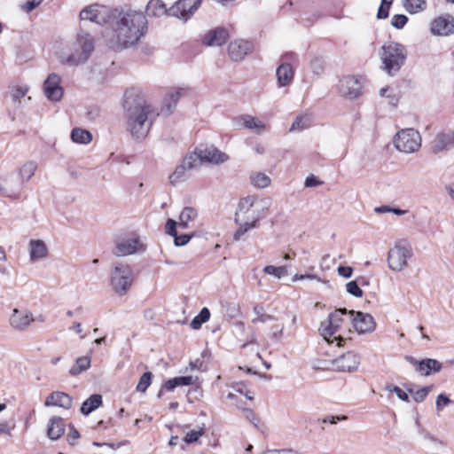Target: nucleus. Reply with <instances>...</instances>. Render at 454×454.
I'll list each match as a JSON object with an SVG mask.
<instances>
[{"label":"nucleus","mask_w":454,"mask_h":454,"mask_svg":"<svg viewBox=\"0 0 454 454\" xmlns=\"http://www.w3.org/2000/svg\"><path fill=\"white\" fill-rule=\"evenodd\" d=\"M28 90L26 86H14L11 89V97L14 102L20 101L24 98Z\"/></svg>","instance_id":"nucleus-47"},{"label":"nucleus","mask_w":454,"mask_h":454,"mask_svg":"<svg viewBox=\"0 0 454 454\" xmlns=\"http://www.w3.org/2000/svg\"><path fill=\"white\" fill-rule=\"evenodd\" d=\"M146 14L150 17L169 16L168 8L162 0H150L146 5Z\"/></svg>","instance_id":"nucleus-28"},{"label":"nucleus","mask_w":454,"mask_h":454,"mask_svg":"<svg viewBox=\"0 0 454 454\" xmlns=\"http://www.w3.org/2000/svg\"><path fill=\"white\" fill-rule=\"evenodd\" d=\"M253 310L256 315V317L252 319L253 324L265 323L269 320L273 319L272 316L268 315L264 312L263 307L260 304L254 305Z\"/></svg>","instance_id":"nucleus-43"},{"label":"nucleus","mask_w":454,"mask_h":454,"mask_svg":"<svg viewBox=\"0 0 454 454\" xmlns=\"http://www.w3.org/2000/svg\"><path fill=\"white\" fill-rule=\"evenodd\" d=\"M354 328L359 333H369L374 331L376 323L373 317L368 313L350 310L348 312Z\"/></svg>","instance_id":"nucleus-13"},{"label":"nucleus","mask_w":454,"mask_h":454,"mask_svg":"<svg viewBox=\"0 0 454 454\" xmlns=\"http://www.w3.org/2000/svg\"><path fill=\"white\" fill-rule=\"evenodd\" d=\"M393 143L399 152L412 153L421 147V136L412 128L403 129L395 134Z\"/></svg>","instance_id":"nucleus-4"},{"label":"nucleus","mask_w":454,"mask_h":454,"mask_svg":"<svg viewBox=\"0 0 454 454\" xmlns=\"http://www.w3.org/2000/svg\"><path fill=\"white\" fill-rule=\"evenodd\" d=\"M32 314L26 310H20L14 309L10 317V324L12 327L16 330H25L33 321Z\"/></svg>","instance_id":"nucleus-21"},{"label":"nucleus","mask_w":454,"mask_h":454,"mask_svg":"<svg viewBox=\"0 0 454 454\" xmlns=\"http://www.w3.org/2000/svg\"><path fill=\"white\" fill-rule=\"evenodd\" d=\"M193 235L189 234H182L178 235L177 233L174 236V243L176 247H181L186 245L192 239Z\"/></svg>","instance_id":"nucleus-55"},{"label":"nucleus","mask_w":454,"mask_h":454,"mask_svg":"<svg viewBox=\"0 0 454 454\" xmlns=\"http://www.w3.org/2000/svg\"><path fill=\"white\" fill-rule=\"evenodd\" d=\"M411 255L412 250L410 244L406 240H399L388 251V267L393 270L400 271L407 265V260Z\"/></svg>","instance_id":"nucleus-8"},{"label":"nucleus","mask_w":454,"mask_h":454,"mask_svg":"<svg viewBox=\"0 0 454 454\" xmlns=\"http://www.w3.org/2000/svg\"><path fill=\"white\" fill-rule=\"evenodd\" d=\"M452 147H454V130L437 134L433 142L432 150L434 153H438Z\"/></svg>","instance_id":"nucleus-23"},{"label":"nucleus","mask_w":454,"mask_h":454,"mask_svg":"<svg viewBox=\"0 0 454 454\" xmlns=\"http://www.w3.org/2000/svg\"><path fill=\"white\" fill-rule=\"evenodd\" d=\"M259 220L258 215H253L252 218L247 217V219L244 216H241V221L237 223L240 225V227L234 233V239L239 240L241 237L251 228L255 227L256 222Z\"/></svg>","instance_id":"nucleus-32"},{"label":"nucleus","mask_w":454,"mask_h":454,"mask_svg":"<svg viewBox=\"0 0 454 454\" xmlns=\"http://www.w3.org/2000/svg\"><path fill=\"white\" fill-rule=\"evenodd\" d=\"M197 216L198 212L195 208L192 207H184L179 215V227L186 229L188 227L189 222L195 220Z\"/></svg>","instance_id":"nucleus-35"},{"label":"nucleus","mask_w":454,"mask_h":454,"mask_svg":"<svg viewBox=\"0 0 454 454\" xmlns=\"http://www.w3.org/2000/svg\"><path fill=\"white\" fill-rule=\"evenodd\" d=\"M133 280V271L128 264L119 263L112 271L111 285L114 291L121 296L127 294Z\"/></svg>","instance_id":"nucleus-7"},{"label":"nucleus","mask_w":454,"mask_h":454,"mask_svg":"<svg viewBox=\"0 0 454 454\" xmlns=\"http://www.w3.org/2000/svg\"><path fill=\"white\" fill-rule=\"evenodd\" d=\"M48 254V248L43 240L31 239L29 241L30 260L35 262L45 258Z\"/></svg>","instance_id":"nucleus-25"},{"label":"nucleus","mask_w":454,"mask_h":454,"mask_svg":"<svg viewBox=\"0 0 454 454\" xmlns=\"http://www.w3.org/2000/svg\"><path fill=\"white\" fill-rule=\"evenodd\" d=\"M204 434V430L201 428L200 430H192L191 432L187 433L184 437V442L186 443H193L199 440L200 436Z\"/></svg>","instance_id":"nucleus-53"},{"label":"nucleus","mask_w":454,"mask_h":454,"mask_svg":"<svg viewBox=\"0 0 454 454\" xmlns=\"http://www.w3.org/2000/svg\"><path fill=\"white\" fill-rule=\"evenodd\" d=\"M254 49L253 43L247 40L238 39L231 41L228 45V53L233 61L242 60L246 55Z\"/></svg>","instance_id":"nucleus-16"},{"label":"nucleus","mask_w":454,"mask_h":454,"mask_svg":"<svg viewBox=\"0 0 454 454\" xmlns=\"http://www.w3.org/2000/svg\"><path fill=\"white\" fill-rule=\"evenodd\" d=\"M391 6V1L382 0L381 4L378 10L377 18L380 20L387 19L388 17V11Z\"/></svg>","instance_id":"nucleus-50"},{"label":"nucleus","mask_w":454,"mask_h":454,"mask_svg":"<svg viewBox=\"0 0 454 454\" xmlns=\"http://www.w3.org/2000/svg\"><path fill=\"white\" fill-rule=\"evenodd\" d=\"M386 390L395 393L400 400L409 402L408 394L403 391L399 387L388 384L386 386Z\"/></svg>","instance_id":"nucleus-51"},{"label":"nucleus","mask_w":454,"mask_h":454,"mask_svg":"<svg viewBox=\"0 0 454 454\" xmlns=\"http://www.w3.org/2000/svg\"><path fill=\"white\" fill-rule=\"evenodd\" d=\"M312 72L316 74H320L324 71V61L319 58H315L310 63Z\"/></svg>","instance_id":"nucleus-54"},{"label":"nucleus","mask_w":454,"mask_h":454,"mask_svg":"<svg viewBox=\"0 0 454 454\" xmlns=\"http://www.w3.org/2000/svg\"><path fill=\"white\" fill-rule=\"evenodd\" d=\"M38 164L34 160L26 161L19 169L18 175L20 183H27L35 175Z\"/></svg>","instance_id":"nucleus-29"},{"label":"nucleus","mask_w":454,"mask_h":454,"mask_svg":"<svg viewBox=\"0 0 454 454\" xmlns=\"http://www.w3.org/2000/svg\"><path fill=\"white\" fill-rule=\"evenodd\" d=\"M13 428L10 427L9 422L6 420L0 421V434L11 435V431Z\"/></svg>","instance_id":"nucleus-63"},{"label":"nucleus","mask_w":454,"mask_h":454,"mask_svg":"<svg viewBox=\"0 0 454 454\" xmlns=\"http://www.w3.org/2000/svg\"><path fill=\"white\" fill-rule=\"evenodd\" d=\"M90 366V357L88 356H80L76 359L75 364L70 368L69 374L77 376L82 372L88 370Z\"/></svg>","instance_id":"nucleus-33"},{"label":"nucleus","mask_w":454,"mask_h":454,"mask_svg":"<svg viewBox=\"0 0 454 454\" xmlns=\"http://www.w3.org/2000/svg\"><path fill=\"white\" fill-rule=\"evenodd\" d=\"M200 4L201 0H178L168 8L169 16L186 22L192 18Z\"/></svg>","instance_id":"nucleus-9"},{"label":"nucleus","mask_w":454,"mask_h":454,"mask_svg":"<svg viewBox=\"0 0 454 454\" xmlns=\"http://www.w3.org/2000/svg\"><path fill=\"white\" fill-rule=\"evenodd\" d=\"M330 363L338 372H353L357 370L360 364V357L353 352H347L331 360Z\"/></svg>","instance_id":"nucleus-14"},{"label":"nucleus","mask_w":454,"mask_h":454,"mask_svg":"<svg viewBox=\"0 0 454 454\" xmlns=\"http://www.w3.org/2000/svg\"><path fill=\"white\" fill-rule=\"evenodd\" d=\"M407 22L408 18L403 14H395L391 20V25L397 29H402Z\"/></svg>","instance_id":"nucleus-49"},{"label":"nucleus","mask_w":454,"mask_h":454,"mask_svg":"<svg viewBox=\"0 0 454 454\" xmlns=\"http://www.w3.org/2000/svg\"><path fill=\"white\" fill-rule=\"evenodd\" d=\"M189 169H186L183 163L178 165L175 171L169 176V182L172 184H176V183L184 181L187 178L186 172Z\"/></svg>","instance_id":"nucleus-40"},{"label":"nucleus","mask_w":454,"mask_h":454,"mask_svg":"<svg viewBox=\"0 0 454 454\" xmlns=\"http://www.w3.org/2000/svg\"><path fill=\"white\" fill-rule=\"evenodd\" d=\"M112 17L110 11L105 7L98 4L90 5L83 9L80 12V18L82 20H90L99 25L109 24Z\"/></svg>","instance_id":"nucleus-12"},{"label":"nucleus","mask_w":454,"mask_h":454,"mask_svg":"<svg viewBox=\"0 0 454 454\" xmlns=\"http://www.w3.org/2000/svg\"><path fill=\"white\" fill-rule=\"evenodd\" d=\"M102 404V396L98 394L91 395L81 406V412L88 416Z\"/></svg>","instance_id":"nucleus-30"},{"label":"nucleus","mask_w":454,"mask_h":454,"mask_svg":"<svg viewBox=\"0 0 454 454\" xmlns=\"http://www.w3.org/2000/svg\"><path fill=\"white\" fill-rule=\"evenodd\" d=\"M71 139L74 143L87 145L92 140V135L86 129L74 128L71 131Z\"/></svg>","instance_id":"nucleus-34"},{"label":"nucleus","mask_w":454,"mask_h":454,"mask_svg":"<svg viewBox=\"0 0 454 454\" xmlns=\"http://www.w3.org/2000/svg\"><path fill=\"white\" fill-rule=\"evenodd\" d=\"M340 94L346 99H356L363 94L361 80L354 75L343 76L339 82Z\"/></svg>","instance_id":"nucleus-10"},{"label":"nucleus","mask_w":454,"mask_h":454,"mask_svg":"<svg viewBox=\"0 0 454 454\" xmlns=\"http://www.w3.org/2000/svg\"><path fill=\"white\" fill-rule=\"evenodd\" d=\"M182 163L186 168V169L189 170L200 166L202 160L201 158L200 157L199 148H197L194 153L184 157Z\"/></svg>","instance_id":"nucleus-38"},{"label":"nucleus","mask_w":454,"mask_h":454,"mask_svg":"<svg viewBox=\"0 0 454 454\" xmlns=\"http://www.w3.org/2000/svg\"><path fill=\"white\" fill-rule=\"evenodd\" d=\"M348 312H350V310L347 309H338L329 314L327 325H324L322 324L319 329L325 340L331 343L336 341V345L339 347L343 345L342 342L345 340L341 336L334 337L332 340H330V338L341 327L344 322V316L348 315Z\"/></svg>","instance_id":"nucleus-5"},{"label":"nucleus","mask_w":454,"mask_h":454,"mask_svg":"<svg viewBox=\"0 0 454 454\" xmlns=\"http://www.w3.org/2000/svg\"><path fill=\"white\" fill-rule=\"evenodd\" d=\"M199 152L202 162L218 165L229 160V156L226 153L221 152L214 145L199 147Z\"/></svg>","instance_id":"nucleus-19"},{"label":"nucleus","mask_w":454,"mask_h":454,"mask_svg":"<svg viewBox=\"0 0 454 454\" xmlns=\"http://www.w3.org/2000/svg\"><path fill=\"white\" fill-rule=\"evenodd\" d=\"M152 379H153V373L151 372H145L140 377L138 384L137 385V387H136L137 391L145 393L147 390V388L150 387V385L152 383Z\"/></svg>","instance_id":"nucleus-45"},{"label":"nucleus","mask_w":454,"mask_h":454,"mask_svg":"<svg viewBox=\"0 0 454 454\" xmlns=\"http://www.w3.org/2000/svg\"><path fill=\"white\" fill-rule=\"evenodd\" d=\"M123 106L127 110V127L132 137L137 140L145 139L160 114L141 98H127Z\"/></svg>","instance_id":"nucleus-2"},{"label":"nucleus","mask_w":454,"mask_h":454,"mask_svg":"<svg viewBox=\"0 0 454 454\" xmlns=\"http://www.w3.org/2000/svg\"><path fill=\"white\" fill-rule=\"evenodd\" d=\"M296 55L294 52H286L284 55L281 56V61L282 63H294L296 61Z\"/></svg>","instance_id":"nucleus-64"},{"label":"nucleus","mask_w":454,"mask_h":454,"mask_svg":"<svg viewBox=\"0 0 454 454\" xmlns=\"http://www.w3.org/2000/svg\"><path fill=\"white\" fill-rule=\"evenodd\" d=\"M242 120L244 121V127L247 129H257L258 133H261L265 129V125L262 121L251 115H244L242 116Z\"/></svg>","instance_id":"nucleus-42"},{"label":"nucleus","mask_w":454,"mask_h":454,"mask_svg":"<svg viewBox=\"0 0 454 454\" xmlns=\"http://www.w3.org/2000/svg\"><path fill=\"white\" fill-rule=\"evenodd\" d=\"M61 78L59 74L52 73L49 74L43 83V90L46 98L51 101H59L63 97V88L60 86Z\"/></svg>","instance_id":"nucleus-15"},{"label":"nucleus","mask_w":454,"mask_h":454,"mask_svg":"<svg viewBox=\"0 0 454 454\" xmlns=\"http://www.w3.org/2000/svg\"><path fill=\"white\" fill-rule=\"evenodd\" d=\"M431 32L436 35H449L454 33V17L441 16L431 23Z\"/></svg>","instance_id":"nucleus-18"},{"label":"nucleus","mask_w":454,"mask_h":454,"mask_svg":"<svg viewBox=\"0 0 454 454\" xmlns=\"http://www.w3.org/2000/svg\"><path fill=\"white\" fill-rule=\"evenodd\" d=\"M197 380H198L197 377L194 378L192 376L175 377L173 379H170V380H167L165 382V384H164V387L167 390L171 391V390H173L174 388H176V387H179V386L193 385V384H195Z\"/></svg>","instance_id":"nucleus-31"},{"label":"nucleus","mask_w":454,"mask_h":454,"mask_svg":"<svg viewBox=\"0 0 454 454\" xmlns=\"http://www.w3.org/2000/svg\"><path fill=\"white\" fill-rule=\"evenodd\" d=\"M405 360L413 365L416 372L421 376H429L432 373L439 372L442 369V364L434 358L418 360L412 356H406Z\"/></svg>","instance_id":"nucleus-11"},{"label":"nucleus","mask_w":454,"mask_h":454,"mask_svg":"<svg viewBox=\"0 0 454 454\" xmlns=\"http://www.w3.org/2000/svg\"><path fill=\"white\" fill-rule=\"evenodd\" d=\"M73 399L65 392L54 391L45 400V406H58L66 410L72 407Z\"/></svg>","instance_id":"nucleus-22"},{"label":"nucleus","mask_w":454,"mask_h":454,"mask_svg":"<svg viewBox=\"0 0 454 454\" xmlns=\"http://www.w3.org/2000/svg\"><path fill=\"white\" fill-rule=\"evenodd\" d=\"M450 399L446 396L445 395L443 394H440L438 396H437V399H436V408L438 411L442 410V408L443 406H446L448 405L449 403H450Z\"/></svg>","instance_id":"nucleus-59"},{"label":"nucleus","mask_w":454,"mask_h":454,"mask_svg":"<svg viewBox=\"0 0 454 454\" xmlns=\"http://www.w3.org/2000/svg\"><path fill=\"white\" fill-rule=\"evenodd\" d=\"M187 90L184 88H177L170 90L165 96L163 105L160 109L162 114L168 115L176 108V106L181 97L185 95Z\"/></svg>","instance_id":"nucleus-20"},{"label":"nucleus","mask_w":454,"mask_h":454,"mask_svg":"<svg viewBox=\"0 0 454 454\" xmlns=\"http://www.w3.org/2000/svg\"><path fill=\"white\" fill-rule=\"evenodd\" d=\"M239 313V308L235 303H229L226 307V315L231 318L236 317Z\"/></svg>","instance_id":"nucleus-57"},{"label":"nucleus","mask_w":454,"mask_h":454,"mask_svg":"<svg viewBox=\"0 0 454 454\" xmlns=\"http://www.w3.org/2000/svg\"><path fill=\"white\" fill-rule=\"evenodd\" d=\"M338 273L340 276L348 278L352 276L353 269L349 266H340L338 268Z\"/></svg>","instance_id":"nucleus-61"},{"label":"nucleus","mask_w":454,"mask_h":454,"mask_svg":"<svg viewBox=\"0 0 454 454\" xmlns=\"http://www.w3.org/2000/svg\"><path fill=\"white\" fill-rule=\"evenodd\" d=\"M276 74L278 84L286 86L293 81L294 71L290 63H281L277 68Z\"/></svg>","instance_id":"nucleus-26"},{"label":"nucleus","mask_w":454,"mask_h":454,"mask_svg":"<svg viewBox=\"0 0 454 454\" xmlns=\"http://www.w3.org/2000/svg\"><path fill=\"white\" fill-rule=\"evenodd\" d=\"M308 119L302 117V116H299L295 119V121L293 122L291 128H290V131H294V130H301L305 128H307L309 126V123H308Z\"/></svg>","instance_id":"nucleus-52"},{"label":"nucleus","mask_w":454,"mask_h":454,"mask_svg":"<svg viewBox=\"0 0 454 454\" xmlns=\"http://www.w3.org/2000/svg\"><path fill=\"white\" fill-rule=\"evenodd\" d=\"M250 179L252 184L258 188H265L270 184V178L263 173L253 174Z\"/></svg>","instance_id":"nucleus-41"},{"label":"nucleus","mask_w":454,"mask_h":454,"mask_svg":"<svg viewBox=\"0 0 454 454\" xmlns=\"http://www.w3.org/2000/svg\"><path fill=\"white\" fill-rule=\"evenodd\" d=\"M254 198L251 197V196H247L239 200V210L236 212V215H235V222L236 223H239L241 221V216H243L244 214H247L249 212L251 207L254 206Z\"/></svg>","instance_id":"nucleus-36"},{"label":"nucleus","mask_w":454,"mask_h":454,"mask_svg":"<svg viewBox=\"0 0 454 454\" xmlns=\"http://www.w3.org/2000/svg\"><path fill=\"white\" fill-rule=\"evenodd\" d=\"M138 239H129L116 244L114 254L116 256H126L138 250Z\"/></svg>","instance_id":"nucleus-24"},{"label":"nucleus","mask_w":454,"mask_h":454,"mask_svg":"<svg viewBox=\"0 0 454 454\" xmlns=\"http://www.w3.org/2000/svg\"><path fill=\"white\" fill-rule=\"evenodd\" d=\"M263 272L268 275H273L278 278H281L287 275V270L286 266H273L268 265L263 268Z\"/></svg>","instance_id":"nucleus-44"},{"label":"nucleus","mask_w":454,"mask_h":454,"mask_svg":"<svg viewBox=\"0 0 454 454\" xmlns=\"http://www.w3.org/2000/svg\"><path fill=\"white\" fill-rule=\"evenodd\" d=\"M346 290L347 292L357 298H360L363 296V291L359 287L357 282L356 280L350 281L346 285Z\"/></svg>","instance_id":"nucleus-48"},{"label":"nucleus","mask_w":454,"mask_h":454,"mask_svg":"<svg viewBox=\"0 0 454 454\" xmlns=\"http://www.w3.org/2000/svg\"><path fill=\"white\" fill-rule=\"evenodd\" d=\"M403 6L405 10L411 13H418L422 12L427 7L426 0H403Z\"/></svg>","instance_id":"nucleus-37"},{"label":"nucleus","mask_w":454,"mask_h":454,"mask_svg":"<svg viewBox=\"0 0 454 454\" xmlns=\"http://www.w3.org/2000/svg\"><path fill=\"white\" fill-rule=\"evenodd\" d=\"M80 437V434L79 432L74 427H72L70 428V431L67 434V441L68 442L71 444V445H74V442Z\"/></svg>","instance_id":"nucleus-62"},{"label":"nucleus","mask_w":454,"mask_h":454,"mask_svg":"<svg viewBox=\"0 0 454 454\" xmlns=\"http://www.w3.org/2000/svg\"><path fill=\"white\" fill-rule=\"evenodd\" d=\"M176 224L177 223L173 219H168L165 225V231L168 235L174 237L177 233L176 231Z\"/></svg>","instance_id":"nucleus-56"},{"label":"nucleus","mask_w":454,"mask_h":454,"mask_svg":"<svg viewBox=\"0 0 454 454\" xmlns=\"http://www.w3.org/2000/svg\"><path fill=\"white\" fill-rule=\"evenodd\" d=\"M243 414L247 420L253 423L255 427H257V422L259 421L256 418L254 411L252 409L246 408L243 410Z\"/></svg>","instance_id":"nucleus-58"},{"label":"nucleus","mask_w":454,"mask_h":454,"mask_svg":"<svg viewBox=\"0 0 454 454\" xmlns=\"http://www.w3.org/2000/svg\"><path fill=\"white\" fill-rule=\"evenodd\" d=\"M77 45L81 52L76 51L74 53L70 54L67 58H60L63 64L70 66H77L87 61L90 55L94 50V42L91 35L88 33H81L77 35Z\"/></svg>","instance_id":"nucleus-6"},{"label":"nucleus","mask_w":454,"mask_h":454,"mask_svg":"<svg viewBox=\"0 0 454 454\" xmlns=\"http://www.w3.org/2000/svg\"><path fill=\"white\" fill-rule=\"evenodd\" d=\"M381 68L389 75H395L404 65L407 51L403 45L395 42H388L381 46L379 51Z\"/></svg>","instance_id":"nucleus-3"},{"label":"nucleus","mask_w":454,"mask_h":454,"mask_svg":"<svg viewBox=\"0 0 454 454\" xmlns=\"http://www.w3.org/2000/svg\"><path fill=\"white\" fill-rule=\"evenodd\" d=\"M432 387H424L415 392L412 389H408V391L412 395V397L416 403H421L425 400L431 390Z\"/></svg>","instance_id":"nucleus-46"},{"label":"nucleus","mask_w":454,"mask_h":454,"mask_svg":"<svg viewBox=\"0 0 454 454\" xmlns=\"http://www.w3.org/2000/svg\"><path fill=\"white\" fill-rule=\"evenodd\" d=\"M229 32L224 27H215L207 31L202 37L201 43L205 46H222L229 38Z\"/></svg>","instance_id":"nucleus-17"},{"label":"nucleus","mask_w":454,"mask_h":454,"mask_svg":"<svg viewBox=\"0 0 454 454\" xmlns=\"http://www.w3.org/2000/svg\"><path fill=\"white\" fill-rule=\"evenodd\" d=\"M210 317V311L207 308H203L200 313L191 321V327L198 330L201 327L202 324L206 323Z\"/></svg>","instance_id":"nucleus-39"},{"label":"nucleus","mask_w":454,"mask_h":454,"mask_svg":"<svg viewBox=\"0 0 454 454\" xmlns=\"http://www.w3.org/2000/svg\"><path fill=\"white\" fill-rule=\"evenodd\" d=\"M65 433V423L62 418L53 417L50 420L47 429L48 437L51 440H58Z\"/></svg>","instance_id":"nucleus-27"},{"label":"nucleus","mask_w":454,"mask_h":454,"mask_svg":"<svg viewBox=\"0 0 454 454\" xmlns=\"http://www.w3.org/2000/svg\"><path fill=\"white\" fill-rule=\"evenodd\" d=\"M148 29L145 15L133 10L112 12L109 24L102 32L106 43L114 51L137 45Z\"/></svg>","instance_id":"nucleus-1"},{"label":"nucleus","mask_w":454,"mask_h":454,"mask_svg":"<svg viewBox=\"0 0 454 454\" xmlns=\"http://www.w3.org/2000/svg\"><path fill=\"white\" fill-rule=\"evenodd\" d=\"M323 182L319 181L314 175H309L306 177L304 185L306 187H316L322 184Z\"/></svg>","instance_id":"nucleus-60"}]
</instances>
